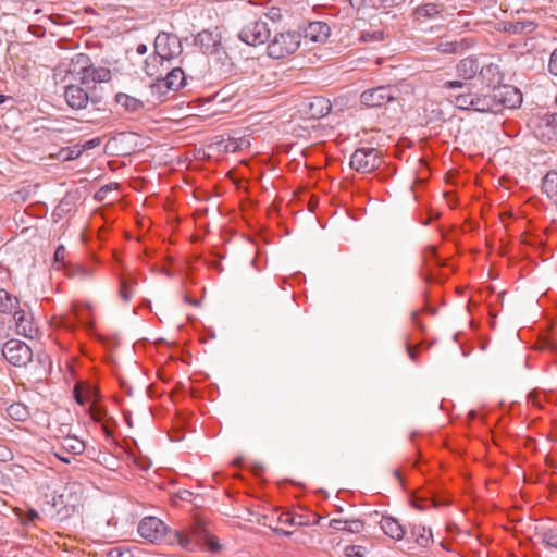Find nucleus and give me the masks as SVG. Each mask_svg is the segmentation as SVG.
<instances>
[{
    "label": "nucleus",
    "mask_w": 557,
    "mask_h": 557,
    "mask_svg": "<svg viewBox=\"0 0 557 557\" xmlns=\"http://www.w3.org/2000/svg\"><path fill=\"white\" fill-rule=\"evenodd\" d=\"M83 152L82 148H71L66 150V156L64 157L66 160H73L81 156Z\"/></svg>",
    "instance_id": "37998d69"
},
{
    "label": "nucleus",
    "mask_w": 557,
    "mask_h": 557,
    "mask_svg": "<svg viewBox=\"0 0 557 557\" xmlns=\"http://www.w3.org/2000/svg\"><path fill=\"white\" fill-rule=\"evenodd\" d=\"M542 190L548 198L557 201V171H549L543 178Z\"/></svg>",
    "instance_id": "c85d7f7f"
},
{
    "label": "nucleus",
    "mask_w": 557,
    "mask_h": 557,
    "mask_svg": "<svg viewBox=\"0 0 557 557\" xmlns=\"http://www.w3.org/2000/svg\"><path fill=\"white\" fill-rule=\"evenodd\" d=\"M148 48L145 44H139L137 47H136V52L140 55L145 54L147 52Z\"/></svg>",
    "instance_id": "603ef678"
},
{
    "label": "nucleus",
    "mask_w": 557,
    "mask_h": 557,
    "mask_svg": "<svg viewBox=\"0 0 557 557\" xmlns=\"http://www.w3.org/2000/svg\"><path fill=\"white\" fill-rule=\"evenodd\" d=\"M171 63L160 58L156 52L146 59L144 71L149 76L160 82L162 76L171 69Z\"/></svg>",
    "instance_id": "ddd939ff"
},
{
    "label": "nucleus",
    "mask_w": 557,
    "mask_h": 557,
    "mask_svg": "<svg viewBox=\"0 0 557 557\" xmlns=\"http://www.w3.org/2000/svg\"><path fill=\"white\" fill-rule=\"evenodd\" d=\"M185 74L181 67H173L165 72L159 84H162L168 89L177 90L185 85Z\"/></svg>",
    "instance_id": "f3484780"
},
{
    "label": "nucleus",
    "mask_w": 557,
    "mask_h": 557,
    "mask_svg": "<svg viewBox=\"0 0 557 557\" xmlns=\"http://www.w3.org/2000/svg\"><path fill=\"white\" fill-rule=\"evenodd\" d=\"M15 321L16 333L24 337L33 338L38 334V327L34 322V317L30 312L18 309L13 314Z\"/></svg>",
    "instance_id": "f8f14e48"
},
{
    "label": "nucleus",
    "mask_w": 557,
    "mask_h": 557,
    "mask_svg": "<svg viewBox=\"0 0 557 557\" xmlns=\"http://www.w3.org/2000/svg\"><path fill=\"white\" fill-rule=\"evenodd\" d=\"M195 45L199 47L203 53H213L220 46L218 34L210 30L199 32L195 37Z\"/></svg>",
    "instance_id": "dca6fc26"
},
{
    "label": "nucleus",
    "mask_w": 557,
    "mask_h": 557,
    "mask_svg": "<svg viewBox=\"0 0 557 557\" xmlns=\"http://www.w3.org/2000/svg\"><path fill=\"white\" fill-rule=\"evenodd\" d=\"M480 64L475 58L468 57L460 60L456 66L457 75L465 81H469L479 74Z\"/></svg>",
    "instance_id": "a211bd4d"
},
{
    "label": "nucleus",
    "mask_w": 557,
    "mask_h": 557,
    "mask_svg": "<svg viewBox=\"0 0 557 557\" xmlns=\"http://www.w3.org/2000/svg\"><path fill=\"white\" fill-rule=\"evenodd\" d=\"M64 98L70 108L79 110L86 108L89 96L78 85H69L64 91Z\"/></svg>",
    "instance_id": "4468645a"
},
{
    "label": "nucleus",
    "mask_w": 557,
    "mask_h": 557,
    "mask_svg": "<svg viewBox=\"0 0 557 557\" xmlns=\"http://www.w3.org/2000/svg\"><path fill=\"white\" fill-rule=\"evenodd\" d=\"M107 557H133V554L126 546H116L108 550Z\"/></svg>",
    "instance_id": "c9c22d12"
},
{
    "label": "nucleus",
    "mask_w": 557,
    "mask_h": 557,
    "mask_svg": "<svg viewBox=\"0 0 557 557\" xmlns=\"http://www.w3.org/2000/svg\"><path fill=\"white\" fill-rule=\"evenodd\" d=\"M479 78L486 88L494 90V88H498L502 74L498 65L494 63H488L486 65L480 66L479 70Z\"/></svg>",
    "instance_id": "2eb2a0df"
},
{
    "label": "nucleus",
    "mask_w": 557,
    "mask_h": 557,
    "mask_svg": "<svg viewBox=\"0 0 557 557\" xmlns=\"http://www.w3.org/2000/svg\"><path fill=\"white\" fill-rule=\"evenodd\" d=\"M399 89L392 85L379 86L364 90L360 101L368 108H379L398 98Z\"/></svg>",
    "instance_id": "423d86ee"
},
{
    "label": "nucleus",
    "mask_w": 557,
    "mask_h": 557,
    "mask_svg": "<svg viewBox=\"0 0 557 557\" xmlns=\"http://www.w3.org/2000/svg\"><path fill=\"white\" fill-rule=\"evenodd\" d=\"M411 535L416 543L421 547H428L433 543V534L431 529L421 524H414L411 529Z\"/></svg>",
    "instance_id": "a878e982"
},
{
    "label": "nucleus",
    "mask_w": 557,
    "mask_h": 557,
    "mask_svg": "<svg viewBox=\"0 0 557 557\" xmlns=\"http://www.w3.org/2000/svg\"><path fill=\"white\" fill-rule=\"evenodd\" d=\"M381 530L391 539L400 541L405 536V529L398 520L392 517H383L380 521Z\"/></svg>",
    "instance_id": "6ab92c4d"
},
{
    "label": "nucleus",
    "mask_w": 557,
    "mask_h": 557,
    "mask_svg": "<svg viewBox=\"0 0 557 557\" xmlns=\"http://www.w3.org/2000/svg\"><path fill=\"white\" fill-rule=\"evenodd\" d=\"M407 350H408L409 358H410L412 361H416V360H417V350H418V347H416V346H411V345H408Z\"/></svg>",
    "instance_id": "8fccbe9b"
},
{
    "label": "nucleus",
    "mask_w": 557,
    "mask_h": 557,
    "mask_svg": "<svg viewBox=\"0 0 557 557\" xmlns=\"http://www.w3.org/2000/svg\"><path fill=\"white\" fill-rule=\"evenodd\" d=\"M443 12V5L440 3H424L414 9V17L420 20L435 18Z\"/></svg>",
    "instance_id": "4be33fe9"
},
{
    "label": "nucleus",
    "mask_w": 557,
    "mask_h": 557,
    "mask_svg": "<svg viewBox=\"0 0 557 557\" xmlns=\"http://www.w3.org/2000/svg\"><path fill=\"white\" fill-rule=\"evenodd\" d=\"M281 11L280 9L272 8L269 13L267 14V17H269L272 21H278L281 20Z\"/></svg>",
    "instance_id": "a18cd8bd"
},
{
    "label": "nucleus",
    "mask_w": 557,
    "mask_h": 557,
    "mask_svg": "<svg viewBox=\"0 0 557 557\" xmlns=\"http://www.w3.org/2000/svg\"><path fill=\"white\" fill-rule=\"evenodd\" d=\"M361 549L362 546L349 545L345 547L344 553L346 557H363Z\"/></svg>",
    "instance_id": "4c0bfd02"
},
{
    "label": "nucleus",
    "mask_w": 557,
    "mask_h": 557,
    "mask_svg": "<svg viewBox=\"0 0 557 557\" xmlns=\"http://www.w3.org/2000/svg\"><path fill=\"white\" fill-rule=\"evenodd\" d=\"M536 24L532 21H510L504 24V29L510 34H531L535 30Z\"/></svg>",
    "instance_id": "393cba45"
},
{
    "label": "nucleus",
    "mask_w": 557,
    "mask_h": 557,
    "mask_svg": "<svg viewBox=\"0 0 557 557\" xmlns=\"http://www.w3.org/2000/svg\"><path fill=\"white\" fill-rule=\"evenodd\" d=\"M443 86L453 90L449 94V98L456 108L475 111L476 99L480 95L472 92L465 83L461 81H447Z\"/></svg>",
    "instance_id": "20e7f679"
},
{
    "label": "nucleus",
    "mask_w": 557,
    "mask_h": 557,
    "mask_svg": "<svg viewBox=\"0 0 557 557\" xmlns=\"http://www.w3.org/2000/svg\"><path fill=\"white\" fill-rule=\"evenodd\" d=\"M548 70L553 75L557 76V48L552 52Z\"/></svg>",
    "instance_id": "ea45409f"
},
{
    "label": "nucleus",
    "mask_w": 557,
    "mask_h": 557,
    "mask_svg": "<svg viewBox=\"0 0 557 557\" xmlns=\"http://www.w3.org/2000/svg\"><path fill=\"white\" fill-rule=\"evenodd\" d=\"M8 416L15 421H25L29 411L27 407L21 403H14L7 408Z\"/></svg>",
    "instance_id": "2f4dec72"
},
{
    "label": "nucleus",
    "mask_w": 557,
    "mask_h": 557,
    "mask_svg": "<svg viewBox=\"0 0 557 557\" xmlns=\"http://www.w3.org/2000/svg\"><path fill=\"white\" fill-rule=\"evenodd\" d=\"M7 99H8L7 97L0 95V104L3 103Z\"/></svg>",
    "instance_id": "6e6d98bb"
},
{
    "label": "nucleus",
    "mask_w": 557,
    "mask_h": 557,
    "mask_svg": "<svg viewBox=\"0 0 557 557\" xmlns=\"http://www.w3.org/2000/svg\"><path fill=\"white\" fill-rule=\"evenodd\" d=\"M493 96L494 102L498 104V113L505 108H517L522 102L521 92L510 85H502L498 88H494Z\"/></svg>",
    "instance_id": "9d476101"
},
{
    "label": "nucleus",
    "mask_w": 557,
    "mask_h": 557,
    "mask_svg": "<svg viewBox=\"0 0 557 557\" xmlns=\"http://www.w3.org/2000/svg\"><path fill=\"white\" fill-rule=\"evenodd\" d=\"M330 528L334 530L346 531L348 533H360L363 530V522L359 519L343 520L332 519L330 521Z\"/></svg>",
    "instance_id": "412c9836"
},
{
    "label": "nucleus",
    "mask_w": 557,
    "mask_h": 557,
    "mask_svg": "<svg viewBox=\"0 0 557 557\" xmlns=\"http://www.w3.org/2000/svg\"><path fill=\"white\" fill-rule=\"evenodd\" d=\"M67 72L81 84L106 83L111 79V71L103 66H94L85 53L75 54L67 64Z\"/></svg>",
    "instance_id": "f257e3e1"
},
{
    "label": "nucleus",
    "mask_w": 557,
    "mask_h": 557,
    "mask_svg": "<svg viewBox=\"0 0 557 557\" xmlns=\"http://www.w3.org/2000/svg\"><path fill=\"white\" fill-rule=\"evenodd\" d=\"M249 141L246 138H238V139H228L224 145V150L226 152H236L238 150H243L246 147H248Z\"/></svg>",
    "instance_id": "f704fd0d"
},
{
    "label": "nucleus",
    "mask_w": 557,
    "mask_h": 557,
    "mask_svg": "<svg viewBox=\"0 0 557 557\" xmlns=\"http://www.w3.org/2000/svg\"><path fill=\"white\" fill-rule=\"evenodd\" d=\"M471 46L472 42L468 39H462L459 41L441 40L436 46V50L442 53H459L470 48Z\"/></svg>",
    "instance_id": "b1692460"
},
{
    "label": "nucleus",
    "mask_w": 557,
    "mask_h": 557,
    "mask_svg": "<svg viewBox=\"0 0 557 557\" xmlns=\"http://www.w3.org/2000/svg\"><path fill=\"white\" fill-rule=\"evenodd\" d=\"M310 111L314 117L324 116L331 111L330 101L322 97H317L310 103Z\"/></svg>",
    "instance_id": "7c9ffc66"
},
{
    "label": "nucleus",
    "mask_w": 557,
    "mask_h": 557,
    "mask_svg": "<svg viewBox=\"0 0 557 557\" xmlns=\"http://www.w3.org/2000/svg\"><path fill=\"white\" fill-rule=\"evenodd\" d=\"M39 518V515L37 511L29 509L26 513L25 521L26 522H34L36 519Z\"/></svg>",
    "instance_id": "de8ad7c7"
},
{
    "label": "nucleus",
    "mask_w": 557,
    "mask_h": 557,
    "mask_svg": "<svg viewBox=\"0 0 557 557\" xmlns=\"http://www.w3.org/2000/svg\"><path fill=\"white\" fill-rule=\"evenodd\" d=\"M545 122H546L547 126H550L552 128H556L557 129V113L550 114V115H546L545 116Z\"/></svg>",
    "instance_id": "c03bdc74"
},
{
    "label": "nucleus",
    "mask_w": 557,
    "mask_h": 557,
    "mask_svg": "<svg viewBox=\"0 0 557 557\" xmlns=\"http://www.w3.org/2000/svg\"><path fill=\"white\" fill-rule=\"evenodd\" d=\"M382 163L381 152L375 148L357 149L350 157V166L359 173H371Z\"/></svg>",
    "instance_id": "39448f33"
},
{
    "label": "nucleus",
    "mask_w": 557,
    "mask_h": 557,
    "mask_svg": "<svg viewBox=\"0 0 557 557\" xmlns=\"http://www.w3.org/2000/svg\"><path fill=\"white\" fill-rule=\"evenodd\" d=\"M330 26L323 22H312L306 29V37L313 41H325L330 36Z\"/></svg>",
    "instance_id": "aec40b11"
},
{
    "label": "nucleus",
    "mask_w": 557,
    "mask_h": 557,
    "mask_svg": "<svg viewBox=\"0 0 557 557\" xmlns=\"http://www.w3.org/2000/svg\"><path fill=\"white\" fill-rule=\"evenodd\" d=\"M4 359L15 367L26 366L33 358L32 349L20 339L8 341L2 348Z\"/></svg>",
    "instance_id": "6e6552de"
},
{
    "label": "nucleus",
    "mask_w": 557,
    "mask_h": 557,
    "mask_svg": "<svg viewBox=\"0 0 557 557\" xmlns=\"http://www.w3.org/2000/svg\"><path fill=\"white\" fill-rule=\"evenodd\" d=\"M89 411L92 420L95 421H101L106 413L101 408L97 407L95 404H91Z\"/></svg>",
    "instance_id": "58836bf2"
},
{
    "label": "nucleus",
    "mask_w": 557,
    "mask_h": 557,
    "mask_svg": "<svg viewBox=\"0 0 557 557\" xmlns=\"http://www.w3.org/2000/svg\"><path fill=\"white\" fill-rule=\"evenodd\" d=\"M183 51L182 42L176 35L160 33L154 39V52L172 64Z\"/></svg>",
    "instance_id": "0eeeda50"
},
{
    "label": "nucleus",
    "mask_w": 557,
    "mask_h": 557,
    "mask_svg": "<svg viewBox=\"0 0 557 557\" xmlns=\"http://www.w3.org/2000/svg\"><path fill=\"white\" fill-rule=\"evenodd\" d=\"M138 533L151 543H159L165 536L166 527L162 520L156 517H146L138 525Z\"/></svg>",
    "instance_id": "9b49d317"
},
{
    "label": "nucleus",
    "mask_w": 557,
    "mask_h": 557,
    "mask_svg": "<svg viewBox=\"0 0 557 557\" xmlns=\"http://www.w3.org/2000/svg\"><path fill=\"white\" fill-rule=\"evenodd\" d=\"M55 456H57L61 461H63V462H65V463H70V459H69V458H66V457H64V456H62L60 453H55Z\"/></svg>",
    "instance_id": "864d4df0"
},
{
    "label": "nucleus",
    "mask_w": 557,
    "mask_h": 557,
    "mask_svg": "<svg viewBox=\"0 0 557 557\" xmlns=\"http://www.w3.org/2000/svg\"><path fill=\"white\" fill-rule=\"evenodd\" d=\"M301 41L297 32H282L275 34L268 45V54L272 59H284L295 53Z\"/></svg>",
    "instance_id": "f03ea898"
},
{
    "label": "nucleus",
    "mask_w": 557,
    "mask_h": 557,
    "mask_svg": "<svg viewBox=\"0 0 557 557\" xmlns=\"http://www.w3.org/2000/svg\"><path fill=\"white\" fill-rule=\"evenodd\" d=\"M120 295L125 301L129 300L132 296L131 289L128 288L127 283L125 281L121 282Z\"/></svg>",
    "instance_id": "79ce46f5"
},
{
    "label": "nucleus",
    "mask_w": 557,
    "mask_h": 557,
    "mask_svg": "<svg viewBox=\"0 0 557 557\" xmlns=\"http://www.w3.org/2000/svg\"><path fill=\"white\" fill-rule=\"evenodd\" d=\"M360 40L368 44H377L384 40V32L382 29H368L361 32Z\"/></svg>",
    "instance_id": "473e14b6"
},
{
    "label": "nucleus",
    "mask_w": 557,
    "mask_h": 557,
    "mask_svg": "<svg viewBox=\"0 0 557 557\" xmlns=\"http://www.w3.org/2000/svg\"><path fill=\"white\" fill-rule=\"evenodd\" d=\"M270 34L271 30L267 21L261 17H256L244 24L238 34V38L249 46H259L269 40Z\"/></svg>",
    "instance_id": "7ed1b4c3"
},
{
    "label": "nucleus",
    "mask_w": 557,
    "mask_h": 557,
    "mask_svg": "<svg viewBox=\"0 0 557 557\" xmlns=\"http://www.w3.org/2000/svg\"><path fill=\"white\" fill-rule=\"evenodd\" d=\"M280 520L283 523H288V524L295 523V519L289 513H282L280 517Z\"/></svg>",
    "instance_id": "3c124183"
},
{
    "label": "nucleus",
    "mask_w": 557,
    "mask_h": 557,
    "mask_svg": "<svg viewBox=\"0 0 557 557\" xmlns=\"http://www.w3.org/2000/svg\"><path fill=\"white\" fill-rule=\"evenodd\" d=\"M207 530L201 525H194L187 530L176 531L177 543L187 550H196L205 546Z\"/></svg>",
    "instance_id": "1a4fd4ad"
},
{
    "label": "nucleus",
    "mask_w": 557,
    "mask_h": 557,
    "mask_svg": "<svg viewBox=\"0 0 557 557\" xmlns=\"http://www.w3.org/2000/svg\"><path fill=\"white\" fill-rule=\"evenodd\" d=\"M20 309V300L5 289H0V313L14 314Z\"/></svg>",
    "instance_id": "5701e85b"
},
{
    "label": "nucleus",
    "mask_w": 557,
    "mask_h": 557,
    "mask_svg": "<svg viewBox=\"0 0 557 557\" xmlns=\"http://www.w3.org/2000/svg\"><path fill=\"white\" fill-rule=\"evenodd\" d=\"M94 392L90 388H84L82 385L77 384L74 388V396L78 404L85 405L90 401Z\"/></svg>",
    "instance_id": "72a5a7b5"
},
{
    "label": "nucleus",
    "mask_w": 557,
    "mask_h": 557,
    "mask_svg": "<svg viewBox=\"0 0 557 557\" xmlns=\"http://www.w3.org/2000/svg\"><path fill=\"white\" fill-rule=\"evenodd\" d=\"M61 450L71 455H81L85 450V444L76 436H66L61 442Z\"/></svg>",
    "instance_id": "c756f323"
},
{
    "label": "nucleus",
    "mask_w": 557,
    "mask_h": 557,
    "mask_svg": "<svg viewBox=\"0 0 557 557\" xmlns=\"http://www.w3.org/2000/svg\"><path fill=\"white\" fill-rule=\"evenodd\" d=\"M99 144H100V139L99 138H94V139L87 140L83 145L82 149L83 150L92 149V148L97 147Z\"/></svg>",
    "instance_id": "49530a36"
},
{
    "label": "nucleus",
    "mask_w": 557,
    "mask_h": 557,
    "mask_svg": "<svg viewBox=\"0 0 557 557\" xmlns=\"http://www.w3.org/2000/svg\"><path fill=\"white\" fill-rule=\"evenodd\" d=\"M115 101L117 104L122 106L126 111L133 113L139 112L144 108V103L141 100L123 92L116 94Z\"/></svg>",
    "instance_id": "bb28decb"
},
{
    "label": "nucleus",
    "mask_w": 557,
    "mask_h": 557,
    "mask_svg": "<svg viewBox=\"0 0 557 557\" xmlns=\"http://www.w3.org/2000/svg\"><path fill=\"white\" fill-rule=\"evenodd\" d=\"M418 315H419L418 312L412 313V320L414 321L416 324H418V322H417Z\"/></svg>",
    "instance_id": "5fc2aeb1"
},
{
    "label": "nucleus",
    "mask_w": 557,
    "mask_h": 557,
    "mask_svg": "<svg viewBox=\"0 0 557 557\" xmlns=\"http://www.w3.org/2000/svg\"><path fill=\"white\" fill-rule=\"evenodd\" d=\"M529 401L532 403L533 406H540V395L536 392H532L529 394Z\"/></svg>",
    "instance_id": "09e8293b"
},
{
    "label": "nucleus",
    "mask_w": 557,
    "mask_h": 557,
    "mask_svg": "<svg viewBox=\"0 0 557 557\" xmlns=\"http://www.w3.org/2000/svg\"><path fill=\"white\" fill-rule=\"evenodd\" d=\"M475 111L498 113V104L494 102L493 91L491 94H480L476 99Z\"/></svg>",
    "instance_id": "cd10ccee"
},
{
    "label": "nucleus",
    "mask_w": 557,
    "mask_h": 557,
    "mask_svg": "<svg viewBox=\"0 0 557 557\" xmlns=\"http://www.w3.org/2000/svg\"><path fill=\"white\" fill-rule=\"evenodd\" d=\"M202 548H207L211 553H219L221 549V545L218 542V539L210 535L208 532H206V540H205V546Z\"/></svg>",
    "instance_id": "e433bc0d"
},
{
    "label": "nucleus",
    "mask_w": 557,
    "mask_h": 557,
    "mask_svg": "<svg viewBox=\"0 0 557 557\" xmlns=\"http://www.w3.org/2000/svg\"><path fill=\"white\" fill-rule=\"evenodd\" d=\"M66 257V249L64 246H59L54 252V261L58 263H64Z\"/></svg>",
    "instance_id": "a19ab883"
}]
</instances>
